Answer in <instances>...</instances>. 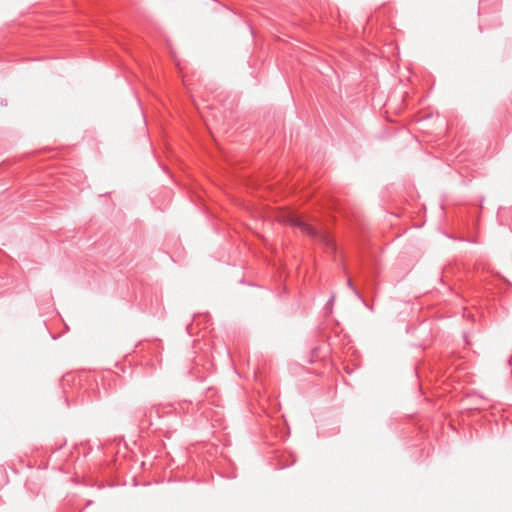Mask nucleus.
Listing matches in <instances>:
<instances>
[{"label":"nucleus","mask_w":512,"mask_h":512,"mask_svg":"<svg viewBox=\"0 0 512 512\" xmlns=\"http://www.w3.org/2000/svg\"><path fill=\"white\" fill-rule=\"evenodd\" d=\"M347 286H348V287H350V288L353 290L354 294L356 295V297H357L358 299H360L361 301H364V300L362 299V297H361L360 293H359V292L354 288V286H353V284H352L351 280H348V281H347Z\"/></svg>","instance_id":"2"},{"label":"nucleus","mask_w":512,"mask_h":512,"mask_svg":"<svg viewBox=\"0 0 512 512\" xmlns=\"http://www.w3.org/2000/svg\"><path fill=\"white\" fill-rule=\"evenodd\" d=\"M334 299H335V296H334V295H331L330 299H329V300H328V302H327V306H330V307H331V306H332V304H333Z\"/></svg>","instance_id":"3"},{"label":"nucleus","mask_w":512,"mask_h":512,"mask_svg":"<svg viewBox=\"0 0 512 512\" xmlns=\"http://www.w3.org/2000/svg\"><path fill=\"white\" fill-rule=\"evenodd\" d=\"M283 221L291 226L299 228L303 233L309 235L312 238H317L327 248L335 250V244L333 240L325 233L319 232L316 228L306 223L299 216L293 214L285 215Z\"/></svg>","instance_id":"1"}]
</instances>
